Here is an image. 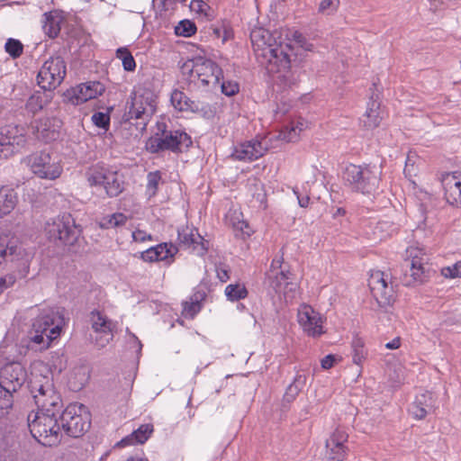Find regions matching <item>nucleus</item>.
<instances>
[{
  "instance_id": "f257e3e1",
  "label": "nucleus",
  "mask_w": 461,
  "mask_h": 461,
  "mask_svg": "<svg viewBox=\"0 0 461 461\" xmlns=\"http://www.w3.org/2000/svg\"><path fill=\"white\" fill-rule=\"evenodd\" d=\"M250 40L255 54L263 59L262 63L267 72L276 75V83L284 89L296 86L298 76L291 70L290 44L277 41L269 31L263 28L253 30Z\"/></svg>"
},
{
  "instance_id": "f03ea898",
  "label": "nucleus",
  "mask_w": 461,
  "mask_h": 461,
  "mask_svg": "<svg viewBox=\"0 0 461 461\" xmlns=\"http://www.w3.org/2000/svg\"><path fill=\"white\" fill-rule=\"evenodd\" d=\"M192 146V138L184 130H169L165 122H158L157 131L146 140L145 149L150 154L165 151L180 154Z\"/></svg>"
},
{
  "instance_id": "7ed1b4c3",
  "label": "nucleus",
  "mask_w": 461,
  "mask_h": 461,
  "mask_svg": "<svg viewBox=\"0 0 461 461\" xmlns=\"http://www.w3.org/2000/svg\"><path fill=\"white\" fill-rule=\"evenodd\" d=\"M381 176V168L371 163L361 165L350 163L343 168L341 173L345 186L352 192L362 194L375 193L379 187Z\"/></svg>"
},
{
  "instance_id": "20e7f679",
  "label": "nucleus",
  "mask_w": 461,
  "mask_h": 461,
  "mask_svg": "<svg viewBox=\"0 0 461 461\" xmlns=\"http://www.w3.org/2000/svg\"><path fill=\"white\" fill-rule=\"evenodd\" d=\"M27 386L38 408V411H61L63 402L59 393L55 389L51 375L32 372Z\"/></svg>"
},
{
  "instance_id": "39448f33",
  "label": "nucleus",
  "mask_w": 461,
  "mask_h": 461,
  "mask_svg": "<svg viewBox=\"0 0 461 461\" xmlns=\"http://www.w3.org/2000/svg\"><path fill=\"white\" fill-rule=\"evenodd\" d=\"M130 100L131 104L123 114V121L132 123V120H139L135 123L136 129L142 132L156 112L157 95L149 88H140L131 92Z\"/></svg>"
},
{
  "instance_id": "423d86ee",
  "label": "nucleus",
  "mask_w": 461,
  "mask_h": 461,
  "mask_svg": "<svg viewBox=\"0 0 461 461\" xmlns=\"http://www.w3.org/2000/svg\"><path fill=\"white\" fill-rule=\"evenodd\" d=\"M59 412L37 411L28 415L32 436L43 446H56L60 442Z\"/></svg>"
},
{
  "instance_id": "0eeeda50",
  "label": "nucleus",
  "mask_w": 461,
  "mask_h": 461,
  "mask_svg": "<svg viewBox=\"0 0 461 461\" xmlns=\"http://www.w3.org/2000/svg\"><path fill=\"white\" fill-rule=\"evenodd\" d=\"M47 238L58 245L73 246L82 234V229L70 213L64 212L45 224Z\"/></svg>"
},
{
  "instance_id": "6e6552de",
  "label": "nucleus",
  "mask_w": 461,
  "mask_h": 461,
  "mask_svg": "<svg viewBox=\"0 0 461 461\" xmlns=\"http://www.w3.org/2000/svg\"><path fill=\"white\" fill-rule=\"evenodd\" d=\"M85 176L89 186L103 187L110 198L119 196L124 190L123 176L110 169L104 163L90 166Z\"/></svg>"
},
{
  "instance_id": "1a4fd4ad",
  "label": "nucleus",
  "mask_w": 461,
  "mask_h": 461,
  "mask_svg": "<svg viewBox=\"0 0 461 461\" xmlns=\"http://www.w3.org/2000/svg\"><path fill=\"white\" fill-rule=\"evenodd\" d=\"M188 71L191 80L197 79L202 86H216L223 77L221 67L212 59L198 58L186 61L183 66V72Z\"/></svg>"
},
{
  "instance_id": "9d476101",
  "label": "nucleus",
  "mask_w": 461,
  "mask_h": 461,
  "mask_svg": "<svg viewBox=\"0 0 461 461\" xmlns=\"http://www.w3.org/2000/svg\"><path fill=\"white\" fill-rule=\"evenodd\" d=\"M84 409L83 404L72 403L59 412L60 429H62L68 436L79 438L89 429L91 421L86 412L82 413Z\"/></svg>"
},
{
  "instance_id": "9b49d317",
  "label": "nucleus",
  "mask_w": 461,
  "mask_h": 461,
  "mask_svg": "<svg viewBox=\"0 0 461 461\" xmlns=\"http://www.w3.org/2000/svg\"><path fill=\"white\" fill-rule=\"evenodd\" d=\"M368 286L378 307L384 312H388L396 299L389 275L380 270L373 271L368 279Z\"/></svg>"
},
{
  "instance_id": "f8f14e48",
  "label": "nucleus",
  "mask_w": 461,
  "mask_h": 461,
  "mask_svg": "<svg viewBox=\"0 0 461 461\" xmlns=\"http://www.w3.org/2000/svg\"><path fill=\"white\" fill-rule=\"evenodd\" d=\"M27 144L26 128L19 124L0 127V159H6Z\"/></svg>"
},
{
  "instance_id": "ddd939ff",
  "label": "nucleus",
  "mask_w": 461,
  "mask_h": 461,
  "mask_svg": "<svg viewBox=\"0 0 461 461\" xmlns=\"http://www.w3.org/2000/svg\"><path fill=\"white\" fill-rule=\"evenodd\" d=\"M23 163L31 171L43 179H56L62 173V167L51 155L45 151H36L23 158Z\"/></svg>"
},
{
  "instance_id": "4468645a",
  "label": "nucleus",
  "mask_w": 461,
  "mask_h": 461,
  "mask_svg": "<svg viewBox=\"0 0 461 461\" xmlns=\"http://www.w3.org/2000/svg\"><path fill=\"white\" fill-rule=\"evenodd\" d=\"M67 68L60 56L50 57L41 66L38 75L37 83L42 90L53 92L64 80Z\"/></svg>"
},
{
  "instance_id": "2eb2a0df",
  "label": "nucleus",
  "mask_w": 461,
  "mask_h": 461,
  "mask_svg": "<svg viewBox=\"0 0 461 461\" xmlns=\"http://www.w3.org/2000/svg\"><path fill=\"white\" fill-rule=\"evenodd\" d=\"M65 325L63 312L59 308H43L33 320L32 326L50 335V338L59 337Z\"/></svg>"
},
{
  "instance_id": "dca6fc26",
  "label": "nucleus",
  "mask_w": 461,
  "mask_h": 461,
  "mask_svg": "<svg viewBox=\"0 0 461 461\" xmlns=\"http://www.w3.org/2000/svg\"><path fill=\"white\" fill-rule=\"evenodd\" d=\"M27 373L19 362L5 365L0 370V384L15 393L25 383Z\"/></svg>"
},
{
  "instance_id": "f3484780",
  "label": "nucleus",
  "mask_w": 461,
  "mask_h": 461,
  "mask_svg": "<svg viewBox=\"0 0 461 461\" xmlns=\"http://www.w3.org/2000/svg\"><path fill=\"white\" fill-rule=\"evenodd\" d=\"M297 319L300 326L308 336L317 338L324 333L322 318L312 306L301 305L298 309Z\"/></svg>"
},
{
  "instance_id": "a211bd4d",
  "label": "nucleus",
  "mask_w": 461,
  "mask_h": 461,
  "mask_svg": "<svg viewBox=\"0 0 461 461\" xmlns=\"http://www.w3.org/2000/svg\"><path fill=\"white\" fill-rule=\"evenodd\" d=\"M405 265L410 268V274H404L402 283L405 286H414L427 282L434 271L421 258L414 256L411 260L406 259Z\"/></svg>"
},
{
  "instance_id": "6ab92c4d",
  "label": "nucleus",
  "mask_w": 461,
  "mask_h": 461,
  "mask_svg": "<svg viewBox=\"0 0 461 461\" xmlns=\"http://www.w3.org/2000/svg\"><path fill=\"white\" fill-rule=\"evenodd\" d=\"M61 127L62 121L57 117H45L32 122V133L45 143L58 140Z\"/></svg>"
},
{
  "instance_id": "aec40b11",
  "label": "nucleus",
  "mask_w": 461,
  "mask_h": 461,
  "mask_svg": "<svg viewBox=\"0 0 461 461\" xmlns=\"http://www.w3.org/2000/svg\"><path fill=\"white\" fill-rule=\"evenodd\" d=\"M267 149L265 140H251L236 146L231 153V158L240 161H253L263 157Z\"/></svg>"
},
{
  "instance_id": "412c9836",
  "label": "nucleus",
  "mask_w": 461,
  "mask_h": 461,
  "mask_svg": "<svg viewBox=\"0 0 461 461\" xmlns=\"http://www.w3.org/2000/svg\"><path fill=\"white\" fill-rule=\"evenodd\" d=\"M348 435L341 429H336L326 440L327 461H344L348 448L345 445Z\"/></svg>"
},
{
  "instance_id": "4be33fe9",
  "label": "nucleus",
  "mask_w": 461,
  "mask_h": 461,
  "mask_svg": "<svg viewBox=\"0 0 461 461\" xmlns=\"http://www.w3.org/2000/svg\"><path fill=\"white\" fill-rule=\"evenodd\" d=\"M177 239L182 248L192 249L199 256H203L208 251L209 241L199 234L197 229L187 226L178 229Z\"/></svg>"
},
{
  "instance_id": "5701e85b",
  "label": "nucleus",
  "mask_w": 461,
  "mask_h": 461,
  "mask_svg": "<svg viewBox=\"0 0 461 461\" xmlns=\"http://www.w3.org/2000/svg\"><path fill=\"white\" fill-rule=\"evenodd\" d=\"M105 90L104 84L99 81H88L68 91V97L73 104H80L90 99L96 98Z\"/></svg>"
},
{
  "instance_id": "b1692460",
  "label": "nucleus",
  "mask_w": 461,
  "mask_h": 461,
  "mask_svg": "<svg viewBox=\"0 0 461 461\" xmlns=\"http://www.w3.org/2000/svg\"><path fill=\"white\" fill-rule=\"evenodd\" d=\"M177 252L178 249L176 246L171 242H163L141 252L140 258L145 262L164 261L167 265H170Z\"/></svg>"
},
{
  "instance_id": "393cba45",
  "label": "nucleus",
  "mask_w": 461,
  "mask_h": 461,
  "mask_svg": "<svg viewBox=\"0 0 461 461\" xmlns=\"http://www.w3.org/2000/svg\"><path fill=\"white\" fill-rule=\"evenodd\" d=\"M441 182L447 202L451 205L461 207V171L447 173L443 176Z\"/></svg>"
},
{
  "instance_id": "a878e982",
  "label": "nucleus",
  "mask_w": 461,
  "mask_h": 461,
  "mask_svg": "<svg viewBox=\"0 0 461 461\" xmlns=\"http://www.w3.org/2000/svg\"><path fill=\"white\" fill-rule=\"evenodd\" d=\"M435 408L434 395L430 392H424L416 395L415 400L409 408L410 413L416 420H422L431 413Z\"/></svg>"
},
{
  "instance_id": "bb28decb",
  "label": "nucleus",
  "mask_w": 461,
  "mask_h": 461,
  "mask_svg": "<svg viewBox=\"0 0 461 461\" xmlns=\"http://www.w3.org/2000/svg\"><path fill=\"white\" fill-rule=\"evenodd\" d=\"M23 255V249L15 238L0 236V266L4 262L19 260Z\"/></svg>"
},
{
  "instance_id": "cd10ccee",
  "label": "nucleus",
  "mask_w": 461,
  "mask_h": 461,
  "mask_svg": "<svg viewBox=\"0 0 461 461\" xmlns=\"http://www.w3.org/2000/svg\"><path fill=\"white\" fill-rule=\"evenodd\" d=\"M64 21L65 17L63 15V12L59 10H52L44 13L41 19L44 33L50 39L57 38L60 32L61 24Z\"/></svg>"
},
{
  "instance_id": "c85d7f7f",
  "label": "nucleus",
  "mask_w": 461,
  "mask_h": 461,
  "mask_svg": "<svg viewBox=\"0 0 461 461\" xmlns=\"http://www.w3.org/2000/svg\"><path fill=\"white\" fill-rule=\"evenodd\" d=\"M307 377L305 375L297 374L294 381L287 386L283 396L282 409L288 411L290 404L296 399L297 395L306 384Z\"/></svg>"
},
{
  "instance_id": "c756f323",
  "label": "nucleus",
  "mask_w": 461,
  "mask_h": 461,
  "mask_svg": "<svg viewBox=\"0 0 461 461\" xmlns=\"http://www.w3.org/2000/svg\"><path fill=\"white\" fill-rule=\"evenodd\" d=\"M90 315L92 329L95 332L104 333L105 335L110 336L109 339H105V343H108L109 340L113 339V330L115 328V325L110 319L107 318V316L103 314L98 310L92 311Z\"/></svg>"
},
{
  "instance_id": "7c9ffc66",
  "label": "nucleus",
  "mask_w": 461,
  "mask_h": 461,
  "mask_svg": "<svg viewBox=\"0 0 461 461\" xmlns=\"http://www.w3.org/2000/svg\"><path fill=\"white\" fill-rule=\"evenodd\" d=\"M54 339L56 338H50V335L42 333L32 325L27 335V348L34 351H41L48 348Z\"/></svg>"
},
{
  "instance_id": "2f4dec72",
  "label": "nucleus",
  "mask_w": 461,
  "mask_h": 461,
  "mask_svg": "<svg viewBox=\"0 0 461 461\" xmlns=\"http://www.w3.org/2000/svg\"><path fill=\"white\" fill-rule=\"evenodd\" d=\"M53 98V92L50 90L35 91L27 100L25 108L32 114L37 113L44 108Z\"/></svg>"
},
{
  "instance_id": "473e14b6",
  "label": "nucleus",
  "mask_w": 461,
  "mask_h": 461,
  "mask_svg": "<svg viewBox=\"0 0 461 461\" xmlns=\"http://www.w3.org/2000/svg\"><path fill=\"white\" fill-rule=\"evenodd\" d=\"M152 432V424H142L131 435L123 438L118 444L122 447L133 445L135 443L143 444L149 439Z\"/></svg>"
},
{
  "instance_id": "72a5a7b5",
  "label": "nucleus",
  "mask_w": 461,
  "mask_h": 461,
  "mask_svg": "<svg viewBox=\"0 0 461 461\" xmlns=\"http://www.w3.org/2000/svg\"><path fill=\"white\" fill-rule=\"evenodd\" d=\"M293 274L289 270L281 269L280 271L272 270V273L267 274V282L276 293H280L283 286L292 285L289 280L292 278Z\"/></svg>"
},
{
  "instance_id": "f704fd0d",
  "label": "nucleus",
  "mask_w": 461,
  "mask_h": 461,
  "mask_svg": "<svg viewBox=\"0 0 461 461\" xmlns=\"http://www.w3.org/2000/svg\"><path fill=\"white\" fill-rule=\"evenodd\" d=\"M17 203V195L14 189L6 186L0 188V218L10 213Z\"/></svg>"
},
{
  "instance_id": "c9c22d12",
  "label": "nucleus",
  "mask_w": 461,
  "mask_h": 461,
  "mask_svg": "<svg viewBox=\"0 0 461 461\" xmlns=\"http://www.w3.org/2000/svg\"><path fill=\"white\" fill-rule=\"evenodd\" d=\"M372 101L368 103V107L366 111L365 117L363 120L364 127L367 130L375 129L379 126L382 117L380 116L379 108L380 104L374 100V95L371 96Z\"/></svg>"
},
{
  "instance_id": "e433bc0d",
  "label": "nucleus",
  "mask_w": 461,
  "mask_h": 461,
  "mask_svg": "<svg viewBox=\"0 0 461 461\" xmlns=\"http://www.w3.org/2000/svg\"><path fill=\"white\" fill-rule=\"evenodd\" d=\"M353 363L361 366L367 357V350L364 340L359 337H355L351 342Z\"/></svg>"
},
{
  "instance_id": "4c0bfd02",
  "label": "nucleus",
  "mask_w": 461,
  "mask_h": 461,
  "mask_svg": "<svg viewBox=\"0 0 461 461\" xmlns=\"http://www.w3.org/2000/svg\"><path fill=\"white\" fill-rule=\"evenodd\" d=\"M248 290L243 284H230L225 288V295L230 302H237L248 296Z\"/></svg>"
},
{
  "instance_id": "58836bf2",
  "label": "nucleus",
  "mask_w": 461,
  "mask_h": 461,
  "mask_svg": "<svg viewBox=\"0 0 461 461\" xmlns=\"http://www.w3.org/2000/svg\"><path fill=\"white\" fill-rule=\"evenodd\" d=\"M127 220V216L124 215L123 213L115 212L111 215L104 217L101 220L99 225L102 229L107 230L110 228L123 226L126 223Z\"/></svg>"
},
{
  "instance_id": "ea45409f",
  "label": "nucleus",
  "mask_w": 461,
  "mask_h": 461,
  "mask_svg": "<svg viewBox=\"0 0 461 461\" xmlns=\"http://www.w3.org/2000/svg\"><path fill=\"white\" fill-rule=\"evenodd\" d=\"M205 296L204 293L197 292L191 297V302H185L184 303V312L186 315L190 317H194L195 314H197L202 306H201V301L203 300Z\"/></svg>"
},
{
  "instance_id": "a19ab883",
  "label": "nucleus",
  "mask_w": 461,
  "mask_h": 461,
  "mask_svg": "<svg viewBox=\"0 0 461 461\" xmlns=\"http://www.w3.org/2000/svg\"><path fill=\"white\" fill-rule=\"evenodd\" d=\"M116 57L122 59V67L126 71H134L136 68V62L127 48H120L116 51Z\"/></svg>"
},
{
  "instance_id": "79ce46f5",
  "label": "nucleus",
  "mask_w": 461,
  "mask_h": 461,
  "mask_svg": "<svg viewBox=\"0 0 461 461\" xmlns=\"http://www.w3.org/2000/svg\"><path fill=\"white\" fill-rule=\"evenodd\" d=\"M196 25L190 20H182L175 27V33L177 36L190 37L196 32Z\"/></svg>"
},
{
  "instance_id": "37998d69",
  "label": "nucleus",
  "mask_w": 461,
  "mask_h": 461,
  "mask_svg": "<svg viewBox=\"0 0 461 461\" xmlns=\"http://www.w3.org/2000/svg\"><path fill=\"white\" fill-rule=\"evenodd\" d=\"M5 50L13 59H17L23 54V45L19 40L10 38L5 42Z\"/></svg>"
},
{
  "instance_id": "c03bdc74",
  "label": "nucleus",
  "mask_w": 461,
  "mask_h": 461,
  "mask_svg": "<svg viewBox=\"0 0 461 461\" xmlns=\"http://www.w3.org/2000/svg\"><path fill=\"white\" fill-rule=\"evenodd\" d=\"M91 120L96 127L104 131L109 130L111 121L109 112H95L92 115Z\"/></svg>"
},
{
  "instance_id": "a18cd8bd",
  "label": "nucleus",
  "mask_w": 461,
  "mask_h": 461,
  "mask_svg": "<svg viewBox=\"0 0 461 461\" xmlns=\"http://www.w3.org/2000/svg\"><path fill=\"white\" fill-rule=\"evenodd\" d=\"M50 366L54 371L61 373L67 366V359L64 354L59 351L52 352L50 359Z\"/></svg>"
},
{
  "instance_id": "49530a36",
  "label": "nucleus",
  "mask_w": 461,
  "mask_h": 461,
  "mask_svg": "<svg viewBox=\"0 0 461 461\" xmlns=\"http://www.w3.org/2000/svg\"><path fill=\"white\" fill-rule=\"evenodd\" d=\"M160 180L161 173L158 170L149 172L147 175V191L150 194V195H155L157 194Z\"/></svg>"
},
{
  "instance_id": "de8ad7c7",
  "label": "nucleus",
  "mask_w": 461,
  "mask_h": 461,
  "mask_svg": "<svg viewBox=\"0 0 461 461\" xmlns=\"http://www.w3.org/2000/svg\"><path fill=\"white\" fill-rule=\"evenodd\" d=\"M190 9L193 12H195L200 14H203L204 16L211 18V14L209 12L211 11V7L208 4L203 2V0H192L190 3Z\"/></svg>"
},
{
  "instance_id": "09e8293b",
  "label": "nucleus",
  "mask_w": 461,
  "mask_h": 461,
  "mask_svg": "<svg viewBox=\"0 0 461 461\" xmlns=\"http://www.w3.org/2000/svg\"><path fill=\"white\" fill-rule=\"evenodd\" d=\"M221 93L227 96H233L240 91V85L233 80L222 81L221 84Z\"/></svg>"
},
{
  "instance_id": "8fccbe9b",
  "label": "nucleus",
  "mask_w": 461,
  "mask_h": 461,
  "mask_svg": "<svg viewBox=\"0 0 461 461\" xmlns=\"http://www.w3.org/2000/svg\"><path fill=\"white\" fill-rule=\"evenodd\" d=\"M441 274L447 278H456L461 276V261L453 264L452 266L443 267Z\"/></svg>"
},
{
  "instance_id": "3c124183",
  "label": "nucleus",
  "mask_w": 461,
  "mask_h": 461,
  "mask_svg": "<svg viewBox=\"0 0 461 461\" xmlns=\"http://www.w3.org/2000/svg\"><path fill=\"white\" fill-rule=\"evenodd\" d=\"M339 0H322L319 5V12L321 14H331L337 11Z\"/></svg>"
},
{
  "instance_id": "603ef678",
  "label": "nucleus",
  "mask_w": 461,
  "mask_h": 461,
  "mask_svg": "<svg viewBox=\"0 0 461 461\" xmlns=\"http://www.w3.org/2000/svg\"><path fill=\"white\" fill-rule=\"evenodd\" d=\"M185 98V94L184 92L178 89H175L171 94L170 101L175 109L179 111Z\"/></svg>"
},
{
  "instance_id": "864d4df0",
  "label": "nucleus",
  "mask_w": 461,
  "mask_h": 461,
  "mask_svg": "<svg viewBox=\"0 0 461 461\" xmlns=\"http://www.w3.org/2000/svg\"><path fill=\"white\" fill-rule=\"evenodd\" d=\"M292 36L294 41L304 50H311L312 48L313 47L312 43L307 41L305 36L302 32L295 31L293 32Z\"/></svg>"
},
{
  "instance_id": "5fc2aeb1",
  "label": "nucleus",
  "mask_w": 461,
  "mask_h": 461,
  "mask_svg": "<svg viewBox=\"0 0 461 461\" xmlns=\"http://www.w3.org/2000/svg\"><path fill=\"white\" fill-rule=\"evenodd\" d=\"M16 282V277L13 274H7L0 277V294L7 288L13 286Z\"/></svg>"
},
{
  "instance_id": "6e6d98bb",
  "label": "nucleus",
  "mask_w": 461,
  "mask_h": 461,
  "mask_svg": "<svg viewBox=\"0 0 461 461\" xmlns=\"http://www.w3.org/2000/svg\"><path fill=\"white\" fill-rule=\"evenodd\" d=\"M200 110V104L198 102L191 100L189 97L185 95L184 99V103L181 105L179 111L181 112H198Z\"/></svg>"
},
{
  "instance_id": "4d7b16f0",
  "label": "nucleus",
  "mask_w": 461,
  "mask_h": 461,
  "mask_svg": "<svg viewBox=\"0 0 461 461\" xmlns=\"http://www.w3.org/2000/svg\"><path fill=\"white\" fill-rule=\"evenodd\" d=\"M336 357L334 355L330 354L324 357L321 361V366L323 369H330L334 366Z\"/></svg>"
},
{
  "instance_id": "13d9d810",
  "label": "nucleus",
  "mask_w": 461,
  "mask_h": 461,
  "mask_svg": "<svg viewBox=\"0 0 461 461\" xmlns=\"http://www.w3.org/2000/svg\"><path fill=\"white\" fill-rule=\"evenodd\" d=\"M217 277L221 282L225 283L229 280V270L225 267H217L216 268Z\"/></svg>"
},
{
  "instance_id": "bf43d9fd",
  "label": "nucleus",
  "mask_w": 461,
  "mask_h": 461,
  "mask_svg": "<svg viewBox=\"0 0 461 461\" xmlns=\"http://www.w3.org/2000/svg\"><path fill=\"white\" fill-rule=\"evenodd\" d=\"M132 238L136 241H144L151 240V235H147L145 231L138 230L132 233Z\"/></svg>"
},
{
  "instance_id": "052dcab7",
  "label": "nucleus",
  "mask_w": 461,
  "mask_h": 461,
  "mask_svg": "<svg viewBox=\"0 0 461 461\" xmlns=\"http://www.w3.org/2000/svg\"><path fill=\"white\" fill-rule=\"evenodd\" d=\"M294 194L297 196L298 203L301 207L306 208L310 203V197L308 195H301L296 190H294Z\"/></svg>"
},
{
  "instance_id": "680f3d73",
  "label": "nucleus",
  "mask_w": 461,
  "mask_h": 461,
  "mask_svg": "<svg viewBox=\"0 0 461 461\" xmlns=\"http://www.w3.org/2000/svg\"><path fill=\"white\" fill-rule=\"evenodd\" d=\"M281 269H284L283 268V258H274L272 260V263H271V266H270V269L267 273H272V270H275V271H280Z\"/></svg>"
},
{
  "instance_id": "e2e57ef3",
  "label": "nucleus",
  "mask_w": 461,
  "mask_h": 461,
  "mask_svg": "<svg viewBox=\"0 0 461 461\" xmlns=\"http://www.w3.org/2000/svg\"><path fill=\"white\" fill-rule=\"evenodd\" d=\"M401 346L400 338H395L392 341L385 344V348L388 349H397Z\"/></svg>"
},
{
  "instance_id": "0e129e2a",
  "label": "nucleus",
  "mask_w": 461,
  "mask_h": 461,
  "mask_svg": "<svg viewBox=\"0 0 461 461\" xmlns=\"http://www.w3.org/2000/svg\"><path fill=\"white\" fill-rule=\"evenodd\" d=\"M237 228L240 229L243 233L247 234L248 236L250 235V228L246 221H240L237 225Z\"/></svg>"
},
{
  "instance_id": "69168bd1",
  "label": "nucleus",
  "mask_w": 461,
  "mask_h": 461,
  "mask_svg": "<svg viewBox=\"0 0 461 461\" xmlns=\"http://www.w3.org/2000/svg\"><path fill=\"white\" fill-rule=\"evenodd\" d=\"M231 36V30L227 29L226 27L223 28L222 34H221V41L222 43L226 42Z\"/></svg>"
},
{
  "instance_id": "338daca9",
  "label": "nucleus",
  "mask_w": 461,
  "mask_h": 461,
  "mask_svg": "<svg viewBox=\"0 0 461 461\" xmlns=\"http://www.w3.org/2000/svg\"><path fill=\"white\" fill-rule=\"evenodd\" d=\"M223 28L224 26H221V27H212V35L217 38V39H221V34H222V31H223Z\"/></svg>"
},
{
  "instance_id": "774afa93",
  "label": "nucleus",
  "mask_w": 461,
  "mask_h": 461,
  "mask_svg": "<svg viewBox=\"0 0 461 461\" xmlns=\"http://www.w3.org/2000/svg\"><path fill=\"white\" fill-rule=\"evenodd\" d=\"M345 210L343 208H338L336 212L334 213V216H339V215H344L345 214Z\"/></svg>"
}]
</instances>
